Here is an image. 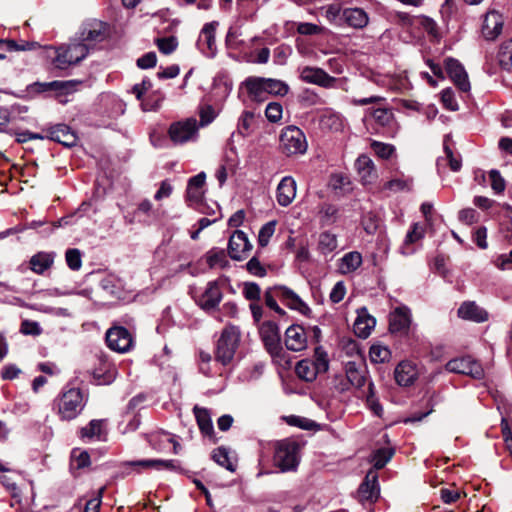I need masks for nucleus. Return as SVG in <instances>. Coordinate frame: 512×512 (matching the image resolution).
<instances>
[{
	"instance_id": "nucleus-1",
	"label": "nucleus",
	"mask_w": 512,
	"mask_h": 512,
	"mask_svg": "<svg viewBox=\"0 0 512 512\" xmlns=\"http://www.w3.org/2000/svg\"><path fill=\"white\" fill-rule=\"evenodd\" d=\"M300 446L292 439L278 441L274 447L273 463L280 472H294L300 463Z\"/></svg>"
},
{
	"instance_id": "nucleus-2",
	"label": "nucleus",
	"mask_w": 512,
	"mask_h": 512,
	"mask_svg": "<svg viewBox=\"0 0 512 512\" xmlns=\"http://www.w3.org/2000/svg\"><path fill=\"white\" fill-rule=\"evenodd\" d=\"M56 403L60 418L70 421L82 412L86 400L80 388H67L63 390Z\"/></svg>"
},
{
	"instance_id": "nucleus-3",
	"label": "nucleus",
	"mask_w": 512,
	"mask_h": 512,
	"mask_svg": "<svg viewBox=\"0 0 512 512\" xmlns=\"http://www.w3.org/2000/svg\"><path fill=\"white\" fill-rule=\"evenodd\" d=\"M240 342V330L237 326H226L217 341L215 359L222 365H228L234 358Z\"/></svg>"
},
{
	"instance_id": "nucleus-4",
	"label": "nucleus",
	"mask_w": 512,
	"mask_h": 512,
	"mask_svg": "<svg viewBox=\"0 0 512 512\" xmlns=\"http://www.w3.org/2000/svg\"><path fill=\"white\" fill-rule=\"evenodd\" d=\"M89 53V46L85 43L71 42L68 45L56 49V56L53 59L55 68L60 70L81 62Z\"/></svg>"
},
{
	"instance_id": "nucleus-5",
	"label": "nucleus",
	"mask_w": 512,
	"mask_h": 512,
	"mask_svg": "<svg viewBox=\"0 0 512 512\" xmlns=\"http://www.w3.org/2000/svg\"><path fill=\"white\" fill-rule=\"evenodd\" d=\"M280 149L286 156L302 155L307 151V140L304 132L296 126H287L280 134Z\"/></svg>"
},
{
	"instance_id": "nucleus-6",
	"label": "nucleus",
	"mask_w": 512,
	"mask_h": 512,
	"mask_svg": "<svg viewBox=\"0 0 512 512\" xmlns=\"http://www.w3.org/2000/svg\"><path fill=\"white\" fill-rule=\"evenodd\" d=\"M228 283V278L220 277L209 281L204 292L197 300L198 305L207 313L216 312L223 298V287Z\"/></svg>"
},
{
	"instance_id": "nucleus-7",
	"label": "nucleus",
	"mask_w": 512,
	"mask_h": 512,
	"mask_svg": "<svg viewBox=\"0 0 512 512\" xmlns=\"http://www.w3.org/2000/svg\"><path fill=\"white\" fill-rule=\"evenodd\" d=\"M199 124L195 118H187L170 125L168 134L175 145L194 142L198 138Z\"/></svg>"
},
{
	"instance_id": "nucleus-8",
	"label": "nucleus",
	"mask_w": 512,
	"mask_h": 512,
	"mask_svg": "<svg viewBox=\"0 0 512 512\" xmlns=\"http://www.w3.org/2000/svg\"><path fill=\"white\" fill-rule=\"evenodd\" d=\"M345 374L347 382L339 390L346 391L349 385L356 389H361L366 383L371 381L368 367L365 361H348L345 365Z\"/></svg>"
},
{
	"instance_id": "nucleus-9",
	"label": "nucleus",
	"mask_w": 512,
	"mask_h": 512,
	"mask_svg": "<svg viewBox=\"0 0 512 512\" xmlns=\"http://www.w3.org/2000/svg\"><path fill=\"white\" fill-rule=\"evenodd\" d=\"M205 181L206 174L200 172L188 180L186 188V202L200 213H205L203 202Z\"/></svg>"
},
{
	"instance_id": "nucleus-10",
	"label": "nucleus",
	"mask_w": 512,
	"mask_h": 512,
	"mask_svg": "<svg viewBox=\"0 0 512 512\" xmlns=\"http://www.w3.org/2000/svg\"><path fill=\"white\" fill-rule=\"evenodd\" d=\"M445 368L451 373L468 375L474 379L484 377V370L481 364L470 356L451 359L446 363Z\"/></svg>"
},
{
	"instance_id": "nucleus-11",
	"label": "nucleus",
	"mask_w": 512,
	"mask_h": 512,
	"mask_svg": "<svg viewBox=\"0 0 512 512\" xmlns=\"http://www.w3.org/2000/svg\"><path fill=\"white\" fill-rule=\"evenodd\" d=\"M106 343L111 350L125 353L132 348L133 338L128 329L114 325L106 332Z\"/></svg>"
},
{
	"instance_id": "nucleus-12",
	"label": "nucleus",
	"mask_w": 512,
	"mask_h": 512,
	"mask_svg": "<svg viewBox=\"0 0 512 512\" xmlns=\"http://www.w3.org/2000/svg\"><path fill=\"white\" fill-rule=\"evenodd\" d=\"M219 26L218 21L206 23L200 31L196 45L200 52L208 58H213L217 54L216 30Z\"/></svg>"
},
{
	"instance_id": "nucleus-13",
	"label": "nucleus",
	"mask_w": 512,
	"mask_h": 512,
	"mask_svg": "<svg viewBox=\"0 0 512 512\" xmlns=\"http://www.w3.org/2000/svg\"><path fill=\"white\" fill-rule=\"evenodd\" d=\"M411 322V310L404 305L396 307L389 315V331L392 334L407 335Z\"/></svg>"
},
{
	"instance_id": "nucleus-14",
	"label": "nucleus",
	"mask_w": 512,
	"mask_h": 512,
	"mask_svg": "<svg viewBox=\"0 0 512 512\" xmlns=\"http://www.w3.org/2000/svg\"><path fill=\"white\" fill-rule=\"evenodd\" d=\"M252 249V245L248 240L245 232L242 230H235L229 238L228 242V255L233 260H243L247 257Z\"/></svg>"
},
{
	"instance_id": "nucleus-15",
	"label": "nucleus",
	"mask_w": 512,
	"mask_h": 512,
	"mask_svg": "<svg viewBox=\"0 0 512 512\" xmlns=\"http://www.w3.org/2000/svg\"><path fill=\"white\" fill-rule=\"evenodd\" d=\"M300 79L306 83L323 88H332L337 81L335 77L330 76L324 69L312 66H305L301 69Z\"/></svg>"
},
{
	"instance_id": "nucleus-16",
	"label": "nucleus",
	"mask_w": 512,
	"mask_h": 512,
	"mask_svg": "<svg viewBox=\"0 0 512 512\" xmlns=\"http://www.w3.org/2000/svg\"><path fill=\"white\" fill-rule=\"evenodd\" d=\"M47 132V139L55 141L64 147H73L77 144L76 133L66 124H56L43 130Z\"/></svg>"
},
{
	"instance_id": "nucleus-17",
	"label": "nucleus",
	"mask_w": 512,
	"mask_h": 512,
	"mask_svg": "<svg viewBox=\"0 0 512 512\" xmlns=\"http://www.w3.org/2000/svg\"><path fill=\"white\" fill-rule=\"evenodd\" d=\"M259 332L267 351L271 355H278L281 350L278 325L273 321H266L261 325Z\"/></svg>"
},
{
	"instance_id": "nucleus-18",
	"label": "nucleus",
	"mask_w": 512,
	"mask_h": 512,
	"mask_svg": "<svg viewBox=\"0 0 512 512\" xmlns=\"http://www.w3.org/2000/svg\"><path fill=\"white\" fill-rule=\"evenodd\" d=\"M445 69L454 84L462 91L468 92L471 88L468 75L463 65L454 58L445 59Z\"/></svg>"
},
{
	"instance_id": "nucleus-19",
	"label": "nucleus",
	"mask_w": 512,
	"mask_h": 512,
	"mask_svg": "<svg viewBox=\"0 0 512 512\" xmlns=\"http://www.w3.org/2000/svg\"><path fill=\"white\" fill-rule=\"evenodd\" d=\"M146 438L154 450L158 452H164L167 451L170 446H172L173 453L178 454L180 445L171 433L166 431H154L147 434Z\"/></svg>"
},
{
	"instance_id": "nucleus-20",
	"label": "nucleus",
	"mask_w": 512,
	"mask_h": 512,
	"mask_svg": "<svg viewBox=\"0 0 512 512\" xmlns=\"http://www.w3.org/2000/svg\"><path fill=\"white\" fill-rule=\"evenodd\" d=\"M277 297L288 308L298 311L303 315L311 312L309 306L290 288L286 286L276 287Z\"/></svg>"
},
{
	"instance_id": "nucleus-21",
	"label": "nucleus",
	"mask_w": 512,
	"mask_h": 512,
	"mask_svg": "<svg viewBox=\"0 0 512 512\" xmlns=\"http://www.w3.org/2000/svg\"><path fill=\"white\" fill-rule=\"evenodd\" d=\"M358 495L361 501L375 502L380 495L378 474L375 470H369L364 481L358 489Z\"/></svg>"
},
{
	"instance_id": "nucleus-22",
	"label": "nucleus",
	"mask_w": 512,
	"mask_h": 512,
	"mask_svg": "<svg viewBox=\"0 0 512 512\" xmlns=\"http://www.w3.org/2000/svg\"><path fill=\"white\" fill-rule=\"evenodd\" d=\"M503 17L495 11L490 10L485 14L481 32L486 40H495L502 32Z\"/></svg>"
},
{
	"instance_id": "nucleus-23",
	"label": "nucleus",
	"mask_w": 512,
	"mask_h": 512,
	"mask_svg": "<svg viewBox=\"0 0 512 512\" xmlns=\"http://www.w3.org/2000/svg\"><path fill=\"white\" fill-rule=\"evenodd\" d=\"M104 38L103 23L92 20L84 23L79 32V43H85L90 47V43L100 42Z\"/></svg>"
},
{
	"instance_id": "nucleus-24",
	"label": "nucleus",
	"mask_w": 512,
	"mask_h": 512,
	"mask_svg": "<svg viewBox=\"0 0 512 512\" xmlns=\"http://www.w3.org/2000/svg\"><path fill=\"white\" fill-rule=\"evenodd\" d=\"M116 373V367L111 362L99 358L91 375L96 385H108L115 380Z\"/></svg>"
},
{
	"instance_id": "nucleus-25",
	"label": "nucleus",
	"mask_w": 512,
	"mask_h": 512,
	"mask_svg": "<svg viewBox=\"0 0 512 512\" xmlns=\"http://www.w3.org/2000/svg\"><path fill=\"white\" fill-rule=\"evenodd\" d=\"M285 345L288 350L302 351L307 346L305 329L300 325H291L285 332Z\"/></svg>"
},
{
	"instance_id": "nucleus-26",
	"label": "nucleus",
	"mask_w": 512,
	"mask_h": 512,
	"mask_svg": "<svg viewBox=\"0 0 512 512\" xmlns=\"http://www.w3.org/2000/svg\"><path fill=\"white\" fill-rule=\"evenodd\" d=\"M342 24L354 29H363L369 23V15L359 7H349L342 11Z\"/></svg>"
},
{
	"instance_id": "nucleus-27",
	"label": "nucleus",
	"mask_w": 512,
	"mask_h": 512,
	"mask_svg": "<svg viewBox=\"0 0 512 512\" xmlns=\"http://www.w3.org/2000/svg\"><path fill=\"white\" fill-rule=\"evenodd\" d=\"M296 196V182L291 176L281 179L276 190V199L280 206L287 207Z\"/></svg>"
},
{
	"instance_id": "nucleus-28",
	"label": "nucleus",
	"mask_w": 512,
	"mask_h": 512,
	"mask_svg": "<svg viewBox=\"0 0 512 512\" xmlns=\"http://www.w3.org/2000/svg\"><path fill=\"white\" fill-rule=\"evenodd\" d=\"M105 421L100 419L91 420L79 431V437L84 441H102L106 438Z\"/></svg>"
},
{
	"instance_id": "nucleus-29",
	"label": "nucleus",
	"mask_w": 512,
	"mask_h": 512,
	"mask_svg": "<svg viewBox=\"0 0 512 512\" xmlns=\"http://www.w3.org/2000/svg\"><path fill=\"white\" fill-rule=\"evenodd\" d=\"M458 316L465 320L482 323L488 320V312L475 302L467 301L458 308Z\"/></svg>"
},
{
	"instance_id": "nucleus-30",
	"label": "nucleus",
	"mask_w": 512,
	"mask_h": 512,
	"mask_svg": "<svg viewBox=\"0 0 512 512\" xmlns=\"http://www.w3.org/2000/svg\"><path fill=\"white\" fill-rule=\"evenodd\" d=\"M375 325V318L367 313L366 308H362L358 311V316L354 322L353 329L358 337L366 339L371 334Z\"/></svg>"
},
{
	"instance_id": "nucleus-31",
	"label": "nucleus",
	"mask_w": 512,
	"mask_h": 512,
	"mask_svg": "<svg viewBox=\"0 0 512 512\" xmlns=\"http://www.w3.org/2000/svg\"><path fill=\"white\" fill-rule=\"evenodd\" d=\"M417 368L414 364L408 361L400 362L394 371L396 382L400 386H409L417 379Z\"/></svg>"
},
{
	"instance_id": "nucleus-32",
	"label": "nucleus",
	"mask_w": 512,
	"mask_h": 512,
	"mask_svg": "<svg viewBox=\"0 0 512 512\" xmlns=\"http://www.w3.org/2000/svg\"><path fill=\"white\" fill-rule=\"evenodd\" d=\"M55 257L56 252L54 251H40L30 258L29 267L34 273L42 275L46 270L52 267Z\"/></svg>"
},
{
	"instance_id": "nucleus-33",
	"label": "nucleus",
	"mask_w": 512,
	"mask_h": 512,
	"mask_svg": "<svg viewBox=\"0 0 512 512\" xmlns=\"http://www.w3.org/2000/svg\"><path fill=\"white\" fill-rule=\"evenodd\" d=\"M179 462L177 460H161V459H143L129 461L126 465L137 467L139 469H155V470H176Z\"/></svg>"
},
{
	"instance_id": "nucleus-34",
	"label": "nucleus",
	"mask_w": 512,
	"mask_h": 512,
	"mask_svg": "<svg viewBox=\"0 0 512 512\" xmlns=\"http://www.w3.org/2000/svg\"><path fill=\"white\" fill-rule=\"evenodd\" d=\"M99 286L105 295L112 298H120L123 290V281L114 274H106L99 281Z\"/></svg>"
},
{
	"instance_id": "nucleus-35",
	"label": "nucleus",
	"mask_w": 512,
	"mask_h": 512,
	"mask_svg": "<svg viewBox=\"0 0 512 512\" xmlns=\"http://www.w3.org/2000/svg\"><path fill=\"white\" fill-rule=\"evenodd\" d=\"M243 85L246 87L248 95L253 101L262 102L267 99L264 77H248L243 82Z\"/></svg>"
},
{
	"instance_id": "nucleus-36",
	"label": "nucleus",
	"mask_w": 512,
	"mask_h": 512,
	"mask_svg": "<svg viewBox=\"0 0 512 512\" xmlns=\"http://www.w3.org/2000/svg\"><path fill=\"white\" fill-rule=\"evenodd\" d=\"M355 168L364 184L372 183L375 178V166L369 156L360 155L355 161Z\"/></svg>"
},
{
	"instance_id": "nucleus-37",
	"label": "nucleus",
	"mask_w": 512,
	"mask_h": 512,
	"mask_svg": "<svg viewBox=\"0 0 512 512\" xmlns=\"http://www.w3.org/2000/svg\"><path fill=\"white\" fill-rule=\"evenodd\" d=\"M71 88L72 83L70 81L35 82L28 86V91L30 93L68 92Z\"/></svg>"
},
{
	"instance_id": "nucleus-38",
	"label": "nucleus",
	"mask_w": 512,
	"mask_h": 512,
	"mask_svg": "<svg viewBox=\"0 0 512 512\" xmlns=\"http://www.w3.org/2000/svg\"><path fill=\"white\" fill-rule=\"evenodd\" d=\"M193 412L200 431L204 435L212 437L214 435V427L209 410L196 405L193 408Z\"/></svg>"
},
{
	"instance_id": "nucleus-39",
	"label": "nucleus",
	"mask_w": 512,
	"mask_h": 512,
	"mask_svg": "<svg viewBox=\"0 0 512 512\" xmlns=\"http://www.w3.org/2000/svg\"><path fill=\"white\" fill-rule=\"evenodd\" d=\"M362 264V255L358 251H351L340 259L339 270L343 274L352 273Z\"/></svg>"
},
{
	"instance_id": "nucleus-40",
	"label": "nucleus",
	"mask_w": 512,
	"mask_h": 512,
	"mask_svg": "<svg viewBox=\"0 0 512 512\" xmlns=\"http://www.w3.org/2000/svg\"><path fill=\"white\" fill-rule=\"evenodd\" d=\"M423 237V233L420 230L418 224H413L411 229L407 232L403 244L400 247V253L408 256L415 252V248L412 246L415 242Z\"/></svg>"
},
{
	"instance_id": "nucleus-41",
	"label": "nucleus",
	"mask_w": 512,
	"mask_h": 512,
	"mask_svg": "<svg viewBox=\"0 0 512 512\" xmlns=\"http://www.w3.org/2000/svg\"><path fill=\"white\" fill-rule=\"evenodd\" d=\"M295 372L300 379L307 382L314 381L318 375L315 371V366L312 363V359L300 360L296 364Z\"/></svg>"
},
{
	"instance_id": "nucleus-42",
	"label": "nucleus",
	"mask_w": 512,
	"mask_h": 512,
	"mask_svg": "<svg viewBox=\"0 0 512 512\" xmlns=\"http://www.w3.org/2000/svg\"><path fill=\"white\" fill-rule=\"evenodd\" d=\"M206 262L210 268H226L229 266L227 254L224 249L212 248L206 254Z\"/></svg>"
},
{
	"instance_id": "nucleus-43",
	"label": "nucleus",
	"mask_w": 512,
	"mask_h": 512,
	"mask_svg": "<svg viewBox=\"0 0 512 512\" xmlns=\"http://www.w3.org/2000/svg\"><path fill=\"white\" fill-rule=\"evenodd\" d=\"M385 190H389L391 192H402V191H411L413 188V178L402 175L398 178H393L387 181L383 187Z\"/></svg>"
},
{
	"instance_id": "nucleus-44",
	"label": "nucleus",
	"mask_w": 512,
	"mask_h": 512,
	"mask_svg": "<svg viewBox=\"0 0 512 512\" xmlns=\"http://www.w3.org/2000/svg\"><path fill=\"white\" fill-rule=\"evenodd\" d=\"M394 449L390 447H382L376 449L371 455V462L376 470L382 469L393 457Z\"/></svg>"
},
{
	"instance_id": "nucleus-45",
	"label": "nucleus",
	"mask_w": 512,
	"mask_h": 512,
	"mask_svg": "<svg viewBox=\"0 0 512 512\" xmlns=\"http://www.w3.org/2000/svg\"><path fill=\"white\" fill-rule=\"evenodd\" d=\"M212 459L220 466L226 468L230 472L236 470L235 464L231 461L229 456V449L221 446L213 450Z\"/></svg>"
},
{
	"instance_id": "nucleus-46",
	"label": "nucleus",
	"mask_w": 512,
	"mask_h": 512,
	"mask_svg": "<svg viewBox=\"0 0 512 512\" xmlns=\"http://www.w3.org/2000/svg\"><path fill=\"white\" fill-rule=\"evenodd\" d=\"M499 65L504 70H509L512 66V39L505 40L497 55Z\"/></svg>"
},
{
	"instance_id": "nucleus-47",
	"label": "nucleus",
	"mask_w": 512,
	"mask_h": 512,
	"mask_svg": "<svg viewBox=\"0 0 512 512\" xmlns=\"http://www.w3.org/2000/svg\"><path fill=\"white\" fill-rule=\"evenodd\" d=\"M38 46L37 42L22 41L20 44L12 39H0V50L28 51Z\"/></svg>"
},
{
	"instance_id": "nucleus-48",
	"label": "nucleus",
	"mask_w": 512,
	"mask_h": 512,
	"mask_svg": "<svg viewBox=\"0 0 512 512\" xmlns=\"http://www.w3.org/2000/svg\"><path fill=\"white\" fill-rule=\"evenodd\" d=\"M255 113L250 110H245L242 112L241 116L238 119V132L243 137L248 136L251 132L254 120H255Z\"/></svg>"
},
{
	"instance_id": "nucleus-49",
	"label": "nucleus",
	"mask_w": 512,
	"mask_h": 512,
	"mask_svg": "<svg viewBox=\"0 0 512 512\" xmlns=\"http://www.w3.org/2000/svg\"><path fill=\"white\" fill-rule=\"evenodd\" d=\"M338 208L334 204L323 203L319 210V216L323 225L333 224L338 217Z\"/></svg>"
},
{
	"instance_id": "nucleus-50",
	"label": "nucleus",
	"mask_w": 512,
	"mask_h": 512,
	"mask_svg": "<svg viewBox=\"0 0 512 512\" xmlns=\"http://www.w3.org/2000/svg\"><path fill=\"white\" fill-rule=\"evenodd\" d=\"M264 84L268 95L284 96L288 92V85L278 79L264 78Z\"/></svg>"
},
{
	"instance_id": "nucleus-51",
	"label": "nucleus",
	"mask_w": 512,
	"mask_h": 512,
	"mask_svg": "<svg viewBox=\"0 0 512 512\" xmlns=\"http://www.w3.org/2000/svg\"><path fill=\"white\" fill-rule=\"evenodd\" d=\"M337 248L336 236L330 232H322L319 235L318 249L322 254L333 252Z\"/></svg>"
},
{
	"instance_id": "nucleus-52",
	"label": "nucleus",
	"mask_w": 512,
	"mask_h": 512,
	"mask_svg": "<svg viewBox=\"0 0 512 512\" xmlns=\"http://www.w3.org/2000/svg\"><path fill=\"white\" fill-rule=\"evenodd\" d=\"M83 253L77 248H69L65 252V261L72 271H79L82 267Z\"/></svg>"
},
{
	"instance_id": "nucleus-53",
	"label": "nucleus",
	"mask_w": 512,
	"mask_h": 512,
	"mask_svg": "<svg viewBox=\"0 0 512 512\" xmlns=\"http://www.w3.org/2000/svg\"><path fill=\"white\" fill-rule=\"evenodd\" d=\"M370 360L374 363H384L391 357V352L386 346L372 345L369 350Z\"/></svg>"
},
{
	"instance_id": "nucleus-54",
	"label": "nucleus",
	"mask_w": 512,
	"mask_h": 512,
	"mask_svg": "<svg viewBox=\"0 0 512 512\" xmlns=\"http://www.w3.org/2000/svg\"><path fill=\"white\" fill-rule=\"evenodd\" d=\"M366 403L368 407L373 411V413L377 416H381L383 413V408L379 403L378 398L376 397L374 383L372 381L369 382L368 391L366 394Z\"/></svg>"
},
{
	"instance_id": "nucleus-55",
	"label": "nucleus",
	"mask_w": 512,
	"mask_h": 512,
	"mask_svg": "<svg viewBox=\"0 0 512 512\" xmlns=\"http://www.w3.org/2000/svg\"><path fill=\"white\" fill-rule=\"evenodd\" d=\"M312 363L315 366V371L317 374L325 373L329 368V360L327 353L322 349V347H317L315 349V358L312 360Z\"/></svg>"
},
{
	"instance_id": "nucleus-56",
	"label": "nucleus",
	"mask_w": 512,
	"mask_h": 512,
	"mask_svg": "<svg viewBox=\"0 0 512 512\" xmlns=\"http://www.w3.org/2000/svg\"><path fill=\"white\" fill-rule=\"evenodd\" d=\"M371 148L374 153L381 159H389L395 152V146L380 141H372Z\"/></svg>"
},
{
	"instance_id": "nucleus-57",
	"label": "nucleus",
	"mask_w": 512,
	"mask_h": 512,
	"mask_svg": "<svg viewBox=\"0 0 512 512\" xmlns=\"http://www.w3.org/2000/svg\"><path fill=\"white\" fill-rule=\"evenodd\" d=\"M277 222L275 220L269 221L265 223L259 231L258 234V243L261 247L267 246L271 237L275 233Z\"/></svg>"
},
{
	"instance_id": "nucleus-58",
	"label": "nucleus",
	"mask_w": 512,
	"mask_h": 512,
	"mask_svg": "<svg viewBox=\"0 0 512 512\" xmlns=\"http://www.w3.org/2000/svg\"><path fill=\"white\" fill-rule=\"evenodd\" d=\"M243 296L252 302H259L261 299V288L255 282H246L243 286Z\"/></svg>"
},
{
	"instance_id": "nucleus-59",
	"label": "nucleus",
	"mask_w": 512,
	"mask_h": 512,
	"mask_svg": "<svg viewBox=\"0 0 512 512\" xmlns=\"http://www.w3.org/2000/svg\"><path fill=\"white\" fill-rule=\"evenodd\" d=\"M283 108L278 102H270L265 109V116L268 121L276 123L282 118Z\"/></svg>"
},
{
	"instance_id": "nucleus-60",
	"label": "nucleus",
	"mask_w": 512,
	"mask_h": 512,
	"mask_svg": "<svg viewBox=\"0 0 512 512\" xmlns=\"http://www.w3.org/2000/svg\"><path fill=\"white\" fill-rule=\"evenodd\" d=\"M156 45L161 53L168 55L176 50L178 43L176 38L171 36L158 38L156 40Z\"/></svg>"
},
{
	"instance_id": "nucleus-61",
	"label": "nucleus",
	"mask_w": 512,
	"mask_h": 512,
	"mask_svg": "<svg viewBox=\"0 0 512 512\" xmlns=\"http://www.w3.org/2000/svg\"><path fill=\"white\" fill-rule=\"evenodd\" d=\"M372 118L381 126H385L389 124L392 118V113L386 108H377L373 110H368Z\"/></svg>"
},
{
	"instance_id": "nucleus-62",
	"label": "nucleus",
	"mask_w": 512,
	"mask_h": 512,
	"mask_svg": "<svg viewBox=\"0 0 512 512\" xmlns=\"http://www.w3.org/2000/svg\"><path fill=\"white\" fill-rule=\"evenodd\" d=\"M342 11L341 7L337 4H332L326 7L325 16L330 23L342 25Z\"/></svg>"
},
{
	"instance_id": "nucleus-63",
	"label": "nucleus",
	"mask_w": 512,
	"mask_h": 512,
	"mask_svg": "<svg viewBox=\"0 0 512 512\" xmlns=\"http://www.w3.org/2000/svg\"><path fill=\"white\" fill-rule=\"evenodd\" d=\"M292 54V48L289 45H279L274 49V62L278 65H284Z\"/></svg>"
},
{
	"instance_id": "nucleus-64",
	"label": "nucleus",
	"mask_w": 512,
	"mask_h": 512,
	"mask_svg": "<svg viewBox=\"0 0 512 512\" xmlns=\"http://www.w3.org/2000/svg\"><path fill=\"white\" fill-rule=\"evenodd\" d=\"M491 187L495 193L500 194L505 190L506 183L498 170L492 169L489 172Z\"/></svg>"
}]
</instances>
